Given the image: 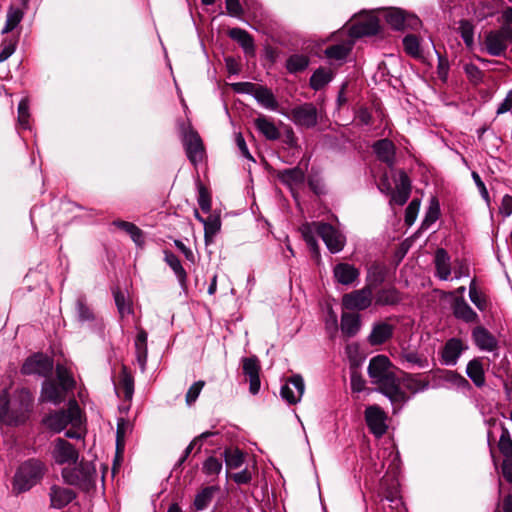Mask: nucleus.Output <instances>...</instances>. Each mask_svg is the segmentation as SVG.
<instances>
[{
    "mask_svg": "<svg viewBox=\"0 0 512 512\" xmlns=\"http://www.w3.org/2000/svg\"><path fill=\"white\" fill-rule=\"evenodd\" d=\"M119 385L123 389L125 399L130 400L134 393V378L125 366L120 374Z\"/></svg>",
    "mask_w": 512,
    "mask_h": 512,
    "instance_id": "5fc2aeb1",
    "label": "nucleus"
},
{
    "mask_svg": "<svg viewBox=\"0 0 512 512\" xmlns=\"http://www.w3.org/2000/svg\"><path fill=\"white\" fill-rule=\"evenodd\" d=\"M198 205L204 213H210L211 211V195L208 189L199 185L198 187Z\"/></svg>",
    "mask_w": 512,
    "mask_h": 512,
    "instance_id": "e2e57ef3",
    "label": "nucleus"
},
{
    "mask_svg": "<svg viewBox=\"0 0 512 512\" xmlns=\"http://www.w3.org/2000/svg\"><path fill=\"white\" fill-rule=\"evenodd\" d=\"M403 49L405 53L413 58L421 57L420 39L415 34H407L403 40Z\"/></svg>",
    "mask_w": 512,
    "mask_h": 512,
    "instance_id": "09e8293b",
    "label": "nucleus"
},
{
    "mask_svg": "<svg viewBox=\"0 0 512 512\" xmlns=\"http://www.w3.org/2000/svg\"><path fill=\"white\" fill-rule=\"evenodd\" d=\"M81 411L75 400L69 402L68 409L51 411L42 420V425L53 433L62 432L69 424L80 421Z\"/></svg>",
    "mask_w": 512,
    "mask_h": 512,
    "instance_id": "39448f33",
    "label": "nucleus"
},
{
    "mask_svg": "<svg viewBox=\"0 0 512 512\" xmlns=\"http://www.w3.org/2000/svg\"><path fill=\"white\" fill-rule=\"evenodd\" d=\"M387 277V268L386 266L374 263L372 264L368 270L366 275V284L365 287H368L372 292L378 286L382 285Z\"/></svg>",
    "mask_w": 512,
    "mask_h": 512,
    "instance_id": "473e14b6",
    "label": "nucleus"
},
{
    "mask_svg": "<svg viewBox=\"0 0 512 512\" xmlns=\"http://www.w3.org/2000/svg\"><path fill=\"white\" fill-rule=\"evenodd\" d=\"M401 359L409 364L415 365L419 368L428 367V359L422 354L415 351L405 350L401 353Z\"/></svg>",
    "mask_w": 512,
    "mask_h": 512,
    "instance_id": "6e6d98bb",
    "label": "nucleus"
},
{
    "mask_svg": "<svg viewBox=\"0 0 512 512\" xmlns=\"http://www.w3.org/2000/svg\"><path fill=\"white\" fill-rule=\"evenodd\" d=\"M182 142L186 156L192 165L197 166L204 157V145L198 132L189 127L182 133Z\"/></svg>",
    "mask_w": 512,
    "mask_h": 512,
    "instance_id": "9b49d317",
    "label": "nucleus"
},
{
    "mask_svg": "<svg viewBox=\"0 0 512 512\" xmlns=\"http://www.w3.org/2000/svg\"><path fill=\"white\" fill-rule=\"evenodd\" d=\"M29 102L27 99H22L18 104V123L23 129H29Z\"/></svg>",
    "mask_w": 512,
    "mask_h": 512,
    "instance_id": "680f3d73",
    "label": "nucleus"
},
{
    "mask_svg": "<svg viewBox=\"0 0 512 512\" xmlns=\"http://www.w3.org/2000/svg\"><path fill=\"white\" fill-rule=\"evenodd\" d=\"M493 0H477L473 3L474 14L479 20L492 16L495 12Z\"/></svg>",
    "mask_w": 512,
    "mask_h": 512,
    "instance_id": "864d4df0",
    "label": "nucleus"
},
{
    "mask_svg": "<svg viewBox=\"0 0 512 512\" xmlns=\"http://www.w3.org/2000/svg\"><path fill=\"white\" fill-rule=\"evenodd\" d=\"M504 18L505 27L490 31L485 36V49L491 56H501L507 48L508 40L512 38V30L509 29V24L512 22V7L506 8Z\"/></svg>",
    "mask_w": 512,
    "mask_h": 512,
    "instance_id": "423d86ee",
    "label": "nucleus"
},
{
    "mask_svg": "<svg viewBox=\"0 0 512 512\" xmlns=\"http://www.w3.org/2000/svg\"><path fill=\"white\" fill-rule=\"evenodd\" d=\"M55 372H56V378L59 382V386L64 391H66L68 393L75 389L76 381L66 366H64L62 364H57Z\"/></svg>",
    "mask_w": 512,
    "mask_h": 512,
    "instance_id": "ea45409f",
    "label": "nucleus"
},
{
    "mask_svg": "<svg viewBox=\"0 0 512 512\" xmlns=\"http://www.w3.org/2000/svg\"><path fill=\"white\" fill-rule=\"evenodd\" d=\"M394 333L393 325L387 322H378L375 323L372 327V330L368 336V342L372 346L382 345L387 342L390 338H392Z\"/></svg>",
    "mask_w": 512,
    "mask_h": 512,
    "instance_id": "bb28decb",
    "label": "nucleus"
},
{
    "mask_svg": "<svg viewBox=\"0 0 512 512\" xmlns=\"http://www.w3.org/2000/svg\"><path fill=\"white\" fill-rule=\"evenodd\" d=\"M333 275L338 283L342 285H351L358 279L360 271L352 264L338 263L333 268Z\"/></svg>",
    "mask_w": 512,
    "mask_h": 512,
    "instance_id": "393cba45",
    "label": "nucleus"
},
{
    "mask_svg": "<svg viewBox=\"0 0 512 512\" xmlns=\"http://www.w3.org/2000/svg\"><path fill=\"white\" fill-rule=\"evenodd\" d=\"M238 86H243L244 89L242 91L252 95L253 98L257 101V103L263 108L271 111H275L278 109V101L272 90L269 89L268 87L263 85H256L250 82H245L235 84L234 88L236 91H239L237 89Z\"/></svg>",
    "mask_w": 512,
    "mask_h": 512,
    "instance_id": "1a4fd4ad",
    "label": "nucleus"
},
{
    "mask_svg": "<svg viewBox=\"0 0 512 512\" xmlns=\"http://www.w3.org/2000/svg\"><path fill=\"white\" fill-rule=\"evenodd\" d=\"M61 476L66 484L89 491L95 486L97 471L92 462L81 460L74 467L63 468Z\"/></svg>",
    "mask_w": 512,
    "mask_h": 512,
    "instance_id": "20e7f679",
    "label": "nucleus"
},
{
    "mask_svg": "<svg viewBox=\"0 0 512 512\" xmlns=\"http://www.w3.org/2000/svg\"><path fill=\"white\" fill-rule=\"evenodd\" d=\"M47 472L45 462L39 458H29L20 463L13 477V491L21 494L29 491L42 481Z\"/></svg>",
    "mask_w": 512,
    "mask_h": 512,
    "instance_id": "7ed1b4c3",
    "label": "nucleus"
},
{
    "mask_svg": "<svg viewBox=\"0 0 512 512\" xmlns=\"http://www.w3.org/2000/svg\"><path fill=\"white\" fill-rule=\"evenodd\" d=\"M18 39L6 37L2 40L0 50V62L7 60L16 50Z\"/></svg>",
    "mask_w": 512,
    "mask_h": 512,
    "instance_id": "13d9d810",
    "label": "nucleus"
},
{
    "mask_svg": "<svg viewBox=\"0 0 512 512\" xmlns=\"http://www.w3.org/2000/svg\"><path fill=\"white\" fill-rule=\"evenodd\" d=\"M53 370V361L42 353L29 356L21 366L23 375H38L48 378Z\"/></svg>",
    "mask_w": 512,
    "mask_h": 512,
    "instance_id": "f8f14e48",
    "label": "nucleus"
},
{
    "mask_svg": "<svg viewBox=\"0 0 512 512\" xmlns=\"http://www.w3.org/2000/svg\"><path fill=\"white\" fill-rule=\"evenodd\" d=\"M223 456L228 469H237L244 463V454L238 448L225 449Z\"/></svg>",
    "mask_w": 512,
    "mask_h": 512,
    "instance_id": "8fccbe9b",
    "label": "nucleus"
},
{
    "mask_svg": "<svg viewBox=\"0 0 512 512\" xmlns=\"http://www.w3.org/2000/svg\"><path fill=\"white\" fill-rule=\"evenodd\" d=\"M488 424V442L495 441L499 435L498 448L503 454L502 476L509 484L512 483V439L508 427L499 417L491 416L486 420Z\"/></svg>",
    "mask_w": 512,
    "mask_h": 512,
    "instance_id": "f03ea898",
    "label": "nucleus"
},
{
    "mask_svg": "<svg viewBox=\"0 0 512 512\" xmlns=\"http://www.w3.org/2000/svg\"><path fill=\"white\" fill-rule=\"evenodd\" d=\"M466 373L477 387H482L485 384L484 369L480 360L473 359L469 361L466 367Z\"/></svg>",
    "mask_w": 512,
    "mask_h": 512,
    "instance_id": "a19ab883",
    "label": "nucleus"
},
{
    "mask_svg": "<svg viewBox=\"0 0 512 512\" xmlns=\"http://www.w3.org/2000/svg\"><path fill=\"white\" fill-rule=\"evenodd\" d=\"M205 386V381L199 380L194 382L188 389L185 395V401L188 406H191L198 399L203 387Z\"/></svg>",
    "mask_w": 512,
    "mask_h": 512,
    "instance_id": "69168bd1",
    "label": "nucleus"
},
{
    "mask_svg": "<svg viewBox=\"0 0 512 512\" xmlns=\"http://www.w3.org/2000/svg\"><path fill=\"white\" fill-rule=\"evenodd\" d=\"M52 458L58 465L76 464L79 459V452L76 447L69 441L62 438H57L54 441Z\"/></svg>",
    "mask_w": 512,
    "mask_h": 512,
    "instance_id": "f3484780",
    "label": "nucleus"
},
{
    "mask_svg": "<svg viewBox=\"0 0 512 512\" xmlns=\"http://www.w3.org/2000/svg\"><path fill=\"white\" fill-rule=\"evenodd\" d=\"M76 313L80 322H92L95 320L93 310L88 306L85 296H79L76 300Z\"/></svg>",
    "mask_w": 512,
    "mask_h": 512,
    "instance_id": "3c124183",
    "label": "nucleus"
},
{
    "mask_svg": "<svg viewBox=\"0 0 512 512\" xmlns=\"http://www.w3.org/2000/svg\"><path fill=\"white\" fill-rule=\"evenodd\" d=\"M222 470V461L214 456L208 457L202 466V471L207 476L218 475Z\"/></svg>",
    "mask_w": 512,
    "mask_h": 512,
    "instance_id": "bf43d9fd",
    "label": "nucleus"
},
{
    "mask_svg": "<svg viewBox=\"0 0 512 512\" xmlns=\"http://www.w3.org/2000/svg\"><path fill=\"white\" fill-rule=\"evenodd\" d=\"M372 149L377 159L393 168L396 162V146L388 138L377 140L373 143Z\"/></svg>",
    "mask_w": 512,
    "mask_h": 512,
    "instance_id": "6ab92c4d",
    "label": "nucleus"
},
{
    "mask_svg": "<svg viewBox=\"0 0 512 512\" xmlns=\"http://www.w3.org/2000/svg\"><path fill=\"white\" fill-rule=\"evenodd\" d=\"M411 194V181L409 176L404 171L399 172L398 183L396 189L391 195V201L398 205L403 206L409 199Z\"/></svg>",
    "mask_w": 512,
    "mask_h": 512,
    "instance_id": "b1692460",
    "label": "nucleus"
},
{
    "mask_svg": "<svg viewBox=\"0 0 512 512\" xmlns=\"http://www.w3.org/2000/svg\"><path fill=\"white\" fill-rule=\"evenodd\" d=\"M469 298L471 302L481 311L486 308L485 296L476 288L475 281L473 280L469 286Z\"/></svg>",
    "mask_w": 512,
    "mask_h": 512,
    "instance_id": "0e129e2a",
    "label": "nucleus"
},
{
    "mask_svg": "<svg viewBox=\"0 0 512 512\" xmlns=\"http://www.w3.org/2000/svg\"><path fill=\"white\" fill-rule=\"evenodd\" d=\"M279 180L285 185H298L304 182L305 174L299 167L284 169L279 172Z\"/></svg>",
    "mask_w": 512,
    "mask_h": 512,
    "instance_id": "79ce46f5",
    "label": "nucleus"
},
{
    "mask_svg": "<svg viewBox=\"0 0 512 512\" xmlns=\"http://www.w3.org/2000/svg\"><path fill=\"white\" fill-rule=\"evenodd\" d=\"M402 299V293L395 286L383 287L375 294V304L378 306H395Z\"/></svg>",
    "mask_w": 512,
    "mask_h": 512,
    "instance_id": "cd10ccee",
    "label": "nucleus"
},
{
    "mask_svg": "<svg viewBox=\"0 0 512 512\" xmlns=\"http://www.w3.org/2000/svg\"><path fill=\"white\" fill-rule=\"evenodd\" d=\"M288 118L298 127L311 129L318 123V110L313 103L305 102L293 107Z\"/></svg>",
    "mask_w": 512,
    "mask_h": 512,
    "instance_id": "6e6552de",
    "label": "nucleus"
},
{
    "mask_svg": "<svg viewBox=\"0 0 512 512\" xmlns=\"http://www.w3.org/2000/svg\"><path fill=\"white\" fill-rule=\"evenodd\" d=\"M113 295L116 307L121 317H124L125 315L132 313V308L130 304L126 301L125 295L121 291H114Z\"/></svg>",
    "mask_w": 512,
    "mask_h": 512,
    "instance_id": "338daca9",
    "label": "nucleus"
},
{
    "mask_svg": "<svg viewBox=\"0 0 512 512\" xmlns=\"http://www.w3.org/2000/svg\"><path fill=\"white\" fill-rule=\"evenodd\" d=\"M23 18V12L20 9H10L7 13L6 23L1 31L7 34L17 27Z\"/></svg>",
    "mask_w": 512,
    "mask_h": 512,
    "instance_id": "4d7b16f0",
    "label": "nucleus"
},
{
    "mask_svg": "<svg viewBox=\"0 0 512 512\" xmlns=\"http://www.w3.org/2000/svg\"><path fill=\"white\" fill-rule=\"evenodd\" d=\"M164 262L173 271L181 289L186 291L188 288V274L183 267L179 257L170 250H164Z\"/></svg>",
    "mask_w": 512,
    "mask_h": 512,
    "instance_id": "4be33fe9",
    "label": "nucleus"
},
{
    "mask_svg": "<svg viewBox=\"0 0 512 512\" xmlns=\"http://www.w3.org/2000/svg\"><path fill=\"white\" fill-rule=\"evenodd\" d=\"M309 57L304 54H292L290 55L285 63V68L290 74H296L303 72L309 66Z\"/></svg>",
    "mask_w": 512,
    "mask_h": 512,
    "instance_id": "58836bf2",
    "label": "nucleus"
},
{
    "mask_svg": "<svg viewBox=\"0 0 512 512\" xmlns=\"http://www.w3.org/2000/svg\"><path fill=\"white\" fill-rule=\"evenodd\" d=\"M333 79V74L330 70L320 67L316 69L309 79L311 89L319 91L323 89Z\"/></svg>",
    "mask_w": 512,
    "mask_h": 512,
    "instance_id": "4c0bfd02",
    "label": "nucleus"
},
{
    "mask_svg": "<svg viewBox=\"0 0 512 512\" xmlns=\"http://www.w3.org/2000/svg\"><path fill=\"white\" fill-rule=\"evenodd\" d=\"M215 434V432L206 431L195 437L183 451L182 456L179 458L177 462V466H181L186 461V459L189 457L196 444H199L198 450L196 451V453H199L202 449L204 440L211 436H214Z\"/></svg>",
    "mask_w": 512,
    "mask_h": 512,
    "instance_id": "de8ad7c7",
    "label": "nucleus"
},
{
    "mask_svg": "<svg viewBox=\"0 0 512 512\" xmlns=\"http://www.w3.org/2000/svg\"><path fill=\"white\" fill-rule=\"evenodd\" d=\"M391 361L385 355H377L370 359L368 365V375L372 380V383H376L383 379L384 377L390 375L391 371Z\"/></svg>",
    "mask_w": 512,
    "mask_h": 512,
    "instance_id": "aec40b11",
    "label": "nucleus"
},
{
    "mask_svg": "<svg viewBox=\"0 0 512 512\" xmlns=\"http://www.w3.org/2000/svg\"><path fill=\"white\" fill-rule=\"evenodd\" d=\"M254 125L259 133L267 140L275 141L281 136V133L275 123L265 115H259L254 120Z\"/></svg>",
    "mask_w": 512,
    "mask_h": 512,
    "instance_id": "72a5a7b5",
    "label": "nucleus"
},
{
    "mask_svg": "<svg viewBox=\"0 0 512 512\" xmlns=\"http://www.w3.org/2000/svg\"><path fill=\"white\" fill-rule=\"evenodd\" d=\"M439 216L440 205L438 200L435 197H433L425 213V217L421 223V228L428 229L432 224H434L439 219Z\"/></svg>",
    "mask_w": 512,
    "mask_h": 512,
    "instance_id": "603ef678",
    "label": "nucleus"
},
{
    "mask_svg": "<svg viewBox=\"0 0 512 512\" xmlns=\"http://www.w3.org/2000/svg\"><path fill=\"white\" fill-rule=\"evenodd\" d=\"M242 372L249 382V392L252 395H257L260 391L261 381L260 372L261 365L257 356L244 357L241 360Z\"/></svg>",
    "mask_w": 512,
    "mask_h": 512,
    "instance_id": "dca6fc26",
    "label": "nucleus"
},
{
    "mask_svg": "<svg viewBox=\"0 0 512 512\" xmlns=\"http://www.w3.org/2000/svg\"><path fill=\"white\" fill-rule=\"evenodd\" d=\"M341 331L347 338L357 335L361 329V317L356 313L343 312L341 315Z\"/></svg>",
    "mask_w": 512,
    "mask_h": 512,
    "instance_id": "f704fd0d",
    "label": "nucleus"
},
{
    "mask_svg": "<svg viewBox=\"0 0 512 512\" xmlns=\"http://www.w3.org/2000/svg\"><path fill=\"white\" fill-rule=\"evenodd\" d=\"M379 391L385 395L392 404H402L407 401L406 393L401 389L394 372L375 383Z\"/></svg>",
    "mask_w": 512,
    "mask_h": 512,
    "instance_id": "2eb2a0df",
    "label": "nucleus"
},
{
    "mask_svg": "<svg viewBox=\"0 0 512 512\" xmlns=\"http://www.w3.org/2000/svg\"><path fill=\"white\" fill-rule=\"evenodd\" d=\"M404 386L412 393H418L426 390L429 383L428 381L409 375L404 379Z\"/></svg>",
    "mask_w": 512,
    "mask_h": 512,
    "instance_id": "052dcab7",
    "label": "nucleus"
},
{
    "mask_svg": "<svg viewBox=\"0 0 512 512\" xmlns=\"http://www.w3.org/2000/svg\"><path fill=\"white\" fill-rule=\"evenodd\" d=\"M148 334L144 329H139L134 340L136 361L142 372H145L147 359H148V347H147Z\"/></svg>",
    "mask_w": 512,
    "mask_h": 512,
    "instance_id": "7c9ffc66",
    "label": "nucleus"
},
{
    "mask_svg": "<svg viewBox=\"0 0 512 512\" xmlns=\"http://www.w3.org/2000/svg\"><path fill=\"white\" fill-rule=\"evenodd\" d=\"M380 28L379 19L376 16H370L355 24L351 31L355 37L374 36L380 32Z\"/></svg>",
    "mask_w": 512,
    "mask_h": 512,
    "instance_id": "2f4dec72",
    "label": "nucleus"
},
{
    "mask_svg": "<svg viewBox=\"0 0 512 512\" xmlns=\"http://www.w3.org/2000/svg\"><path fill=\"white\" fill-rule=\"evenodd\" d=\"M453 313L456 318L467 323L477 320V313L469 306L464 299H457L453 304Z\"/></svg>",
    "mask_w": 512,
    "mask_h": 512,
    "instance_id": "e433bc0d",
    "label": "nucleus"
},
{
    "mask_svg": "<svg viewBox=\"0 0 512 512\" xmlns=\"http://www.w3.org/2000/svg\"><path fill=\"white\" fill-rule=\"evenodd\" d=\"M476 346L485 351H493L497 346L495 337L484 327L478 326L472 332Z\"/></svg>",
    "mask_w": 512,
    "mask_h": 512,
    "instance_id": "c9c22d12",
    "label": "nucleus"
},
{
    "mask_svg": "<svg viewBox=\"0 0 512 512\" xmlns=\"http://www.w3.org/2000/svg\"><path fill=\"white\" fill-rule=\"evenodd\" d=\"M383 18L390 27L397 31L418 30L422 22L418 16L400 8H388L383 11Z\"/></svg>",
    "mask_w": 512,
    "mask_h": 512,
    "instance_id": "0eeeda50",
    "label": "nucleus"
},
{
    "mask_svg": "<svg viewBox=\"0 0 512 512\" xmlns=\"http://www.w3.org/2000/svg\"><path fill=\"white\" fill-rule=\"evenodd\" d=\"M51 507L61 509L69 505L75 498L76 493L67 487L52 485L49 492Z\"/></svg>",
    "mask_w": 512,
    "mask_h": 512,
    "instance_id": "5701e85b",
    "label": "nucleus"
},
{
    "mask_svg": "<svg viewBox=\"0 0 512 512\" xmlns=\"http://www.w3.org/2000/svg\"><path fill=\"white\" fill-rule=\"evenodd\" d=\"M350 51H351L350 45H347L344 43H339V44H334V45L328 46L325 49L324 54L330 60L342 62V61L346 60Z\"/></svg>",
    "mask_w": 512,
    "mask_h": 512,
    "instance_id": "37998d69",
    "label": "nucleus"
},
{
    "mask_svg": "<svg viewBox=\"0 0 512 512\" xmlns=\"http://www.w3.org/2000/svg\"><path fill=\"white\" fill-rule=\"evenodd\" d=\"M463 351V344L459 338L449 339L441 352L442 363L448 366H453L457 363Z\"/></svg>",
    "mask_w": 512,
    "mask_h": 512,
    "instance_id": "a878e982",
    "label": "nucleus"
},
{
    "mask_svg": "<svg viewBox=\"0 0 512 512\" xmlns=\"http://www.w3.org/2000/svg\"><path fill=\"white\" fill-rule=\"evenodd\" d=\"M218 490L215 486L204 487L198 492L194 499V507L196 510L205 509L212 501L214 493Z\"/></svg>",
    "mask_w": 512,
    "mask_h": 512,
    "instance_id": "c03bdc74",
    "label": "nucleus"
},
{
    "mask_svg": "<svg viewBox=\"0 0 512 512\" xmlns=\"http://www.w3.org/2000/svg\"><path fill=\"white\" fill-rule=\"evenodd\" d=\"M419 208H420V200L419 199H413L406 207L404 220L408 226H411L415 222Z\"/></svg>",
    "mask_w": 512,
    "mask_h": 512,
    "instance_id": "774afa93",
    "label": "nucleus"
},
{
    "mask_svg": "<svg viewBox=\"0 0 512 512\" xmlns=\"http://www.w3.org/2000/svg\"><path fill=\"white\" fill-rule=\"evenodd\" d=\"M228 36L240 45L246 55L255 54L254 39L246 30L235 27L229 30Z\"/></svg>",
    "mask_w": 512,
    "mask_h": 512,
    "instance_id": "c85d7f7f",
    "label": "nucleus"
},
{
    "mask_svg": "<svg viewBox=\"0 0 512 512\" xmlns=\"http://www.w3.org/2000/svg\"><path fill=\"white\" fill-rule=\"evenodd\" d=\"M316 233L321 237L327 249L332 254L339 253L343 250L346 243V237L333 225L325 222L317 223Z\"/></svg>",
    "mask_w": 512,
    "mask_h": 512,
    "instance_id": "9d476101",
    "label": "nucleus"
},
{
    "mask_svg": "<svg viewBox=\"0 0 512 512\" xmlns=\"http://www.w3.org/2000/svg\"><path fill=\"white\" fill-rule=\"evenodd\" d=\"M64 391L54 380L45 379L41 386L40 402H49L54 405L61 404L66 398Z\"/></svg>",
    "mask_w": 512,
    "mask_h": 512,
    "instance_id": "412c9836",
    "label": "nucleus"
},
{
    "mask_svg": "<svg viewBox=\"0 0 512 512\" xmlns=\"http://www.w3.org/2000/svg\"><path fill=\"white\" fill-rule=\"evenodd\" d=\"M305 390L304 380L300 375H293L280 390V395L290 405L297 404Z\"/></svg>",
    "mask_w": 512,
    "mask_h": 512,
    "instance_id": "a211bd4d",
    "label": "nucleus"
},
{
    "mask_svg": "<svg viewBox=\"0 0 512 512\" xmlns=\"http://www.w3.org/2000/svg\"><path fill=\"white\" fill-rule=\"evenodd\" d=\"M365 422L371 434L376 438H381L386 434L387 425V414L378 405H370L366 407L364 412Z\"/></svg>",
    "mask_w": 512,
    "mask_h": 512,
    "instance_id": "ddd939ff",
    "label": "nucleus"
},
{
    "mask_svg": "<svg viewBox=\"0 0 512 512\" xmlns=\"http://www.w3.org/2000/svg\"><path fill=\"white\" fill-rule=\"evenodd\" d=\"M373 292L368 287H362L346 293L342 297V306L350 311H363L368 309L372 304Z\"/></svg>",
    "mask_w": 512,
    "mask_h": 512,
    "instance_id": "4468645a",
    "label": "nucleus"
},
{
    "mask_svg": "<svg viewBox=\"0 0 512 512\" xmlns=\"http://www.w3.org/2000/svg\"><path fill=\"white\" fill-rule=\"evenodd\" d=\"M435 275L440 280H448L451 275V258L444 248H438L435 252Z\"/></svg>",
    "mask_w": 512,
    "mask_h": 512,
    "instance_id": "c756f323",
    "label": "nucleus"
},
{
    "mask_svg": "<svg viewBox=\"0 0 512 512\" xmlns=\"http://www.w3.org/2000/svg\"><path fill=\"white\" fill-rule=\"evenodd\" d=\"M474 31L475 28L471 21L466 19L459 21L458 33L468 49H472L474 46Z\"/></svg>",
    "mask_w": 512,
    "mask_h": 512,
    "instance_id": "49530a36",
    "label": "nucleus"
},
{
    "mask_svg": "<svg viewBox=\"0 0 512 512\" xmlns=\"http://www.w3.org/2000/svg\"><path fill=\"white\" fill-rule=\"evenodd\" d=\"M34 396L28 388L16 389L11 398L0 396V422L12 427L25 424L33 411Z\"/></svg>",
    "mask_w": 512,
    "mask_h": 512,
    "instance_id": "f257e3e1",
    "label": "nucleus"
},
{
    "mask_svg": "<svg viewBox=\"0 0 512 512\" xmlns=\"http://www.w3.org/2000/svg\"><path fill=\"white\" fill-rule=\"evenodd\" d=\"M204 238L205 242L208 243L212 241V238L220 231L221 229V220L219 215L210 214L204 222Z\"/></svg>",
    "mask_w": 512,
    "mask_h": 512,
    "instance_id": "a18cd8bd",
    "label": "nucleus"
}]
</instances>
